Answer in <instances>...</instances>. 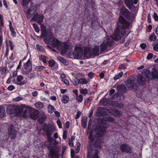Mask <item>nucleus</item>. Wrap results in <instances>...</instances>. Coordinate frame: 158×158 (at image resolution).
Segmentation results:
<instances>
[{
    "label": "nucleus",
    "instance_id": "obj_29",
    "mask_svg": "<svg viewBox=\"0 0 158 158\" xmlns=\"http://www.w3.org/2000/svg\"><path fill=\"white\" fill-rule=\"evenodd\" d=\"M87 120L86 117H83L81 120V123L83 128H85L87 124Z\"/></svg>",
    "mask_w": 158,
    "mask_h": 158
},
{
    "label": "nucleus",
    "instance_id": "obj_36",
    "mask_svg": "<svg viewBox=\"0 0 158 158\" xmlns=\"http://www.w3.org/2000/svg\"><path fill=\"white\" fill-rule=\"evenodd\" d=\"M123 73L122 72H121L120 73H119V74H118L117 75H116L114 77V80H115L118 79H119V78H121L123 76Z\"/></svg>",
    "mask_w": 158,
    "mask_h": 158
},
{
    "label": "nucleus",
    "instance_id": "obj_22",
    "mask_svg": "<svg viewBox=\"0 0 158 158\" xmlns=\"http://www.w3.org/2000/svg\"><path fill=\"white\" fill-rule=\"evenodd\" d=\"M117 88L119 91L124 93L126 91V87L124 84L119 85L117 86Z\"/></svg>",
    "mask_w": 158,
    "mask_h": 158
},
{
    "label": "nucleus",
    "instance_id": "obj_52",
    "mask_svg": "<svg viewBox=\"0 0 158 158\" xmlns=\"http://www.w3.org/2000/svg\"><path fill=\"white\" fill-rule=\"evenodd\" d=\"M153 56V55L151 53H149L148 54V55L147 57V59L148 60H149L152 58Z\"/></svg>",
    "mask_w": 158,
    "mask_h": 158
},
{
    "label": "nucleus",
    "instance_id": "obj_41",
    "mask_svg": "<svg viewBox=\"0 0 158 158\" xmlns=\"http://www.w3.org/2000/svg\"><path fill=\"white\" fill-rule=\"evenodd\" d=\"M36 48L38 50L40 51H43L44 50V49L42 46L39 44H37Z\"/></svg>",
    "mask_w": 158,
    "mask_h": 158
},
{
    "label": "nucleus",
    "instance_id": "obj_23",
    "mask_svg": "<svg viewBox=\"0 0 158 158\" xmlns=\"http://www.w3.org/2000/svg\"><path fill=\"white\" fill-rule=\"evenodd\" d=\"M13 126L12 125H11V127H10L9 128V133H10V135H13V136L12 137H14V136H16V131L12 127H13Z\"/></svg>",
    "mask_w": 158,
    "mask_h": 158
},
{
    "label": "nucleus",
    "instance_id": "obj_25",
    "mask_svg": "<svg viewBox=\"0 0 158 158\" xmlns=\"http://www.w3.org/2000/svg\"><path fill=\"white\" fill-rule=\"evenodd\" d=\"M69 101V97L66 95H64L62 97L61 102L65 104L67 103Z\"/></svg>",
    "mask_w": 158,
    "mask_h": 158
},
{
    "label": "nucleus",
    "instance_id": "obj_27",
    "mask_svg": "<svg viewBox=\"0 0 158 158\" xmlns=\"http://www.w3.org/2000/svg\"><path fill=\"white\" fill-rule=\"evenodd\" d=\"M34 105L36 108L39 110L42 109L44 107L43 104L41 102H36L34 104Z\"/></svg>",
    "mask_w": 158,
    "mask_h": 158
},
{
    "label": "nucleus",
    "instance_id": "obj_61",
    "mask_svg": "<svg viewBox=\"0 0 158 158\" xmlns=\"http://www.w3.org/2000/svg\"><path fill=\"white\" fill-rule=\"evenodd\" d=\"M32 94L33 96L36 97L37 96L38 94V93L37 91H35L33 92Z\"/></svg>",
    "mask_w": 158,
    "mask_h": 158
},
{
    "label": "nucleus",
    "instance_id": "obj_17",
    "mask_svg": "<svg viewBox=\"0 0 158 158\" xmlns=\"http://www.w3.org/2000/svg\"><path fill=\"white\" fill-rule=\"evenodd\" d=\"M59 48L63 52L66 53L68 49V45L66 43H62L60 44Z\"/></svg>",
    "mask_w": 158,
    "mask_h": 158
},
{
    "label": "nucleus",
    "instance_id": "obj_5",
    "mask_svg": "<svg viewBox=\"0 0 158 158\" xmlns=\"http://www.w3.org/2000/svg\"><path fill=\"white\" fill-rule=\"evenodd\" d=\"M109 126V123L108 122H103L100 124L98 127V129H96L95 131L96 135L99 136H101L106 131L105 129L107 128Z\"/></svg>",
    "mask_w": 158,
    "mask_h": 158
},
{
    "label": "nucleus",
    "instance_id": "obj_38",
    "mask_svg": "<svg viewBox=\"0 0 158 158\" xmlns=\"http://www.w3.org/2000/svg\"><path fill=\"white\" fill-rule=\"evenodd\" d=\"M36 69L39 71H41L43 70H44L45 69V67L42 66H39L36 67Z\"/></svg>",
    "mask_w": 158,
    "mask_h": 158
},
{
    "label": "nucleus",
    "instance_id": "obj_43",
    "mask_svg": "<svg viewBox=\"0 0 158 158\" xmlns=\"http://www.w3.org/2000/svg\"><path fill=\"white\" fill-rule=\"evenodd\" d=\"M33 27L35 28V30L36 32H39L40 31V29L37 26V25L35 23L33 24Z\"/></svg>",
    "mask_w": 158,
    "mask_h": 158
},
{
    "label": "nucleus",
    "instance_id": "obj_24",
    "mask_svg": "<svg viewBox=\"0 0 158 158\" xmlns=\"http://www.w3.org/2000/svg\"><path fill=\"white\" fill-rule=\"evenodd\" d=\"M41 31H42L41 35V36L44 38H47L48 36L49 32H47L46 31L45 27H43L41 28Z\"/></svg>",
    "mask_w": 158,
    "mask_h": 158
},
{
    "label": "nucleus",
    "instance_id": "obj_42",
    "mask_svg": "<svg viewBox=\"0 0 158 158\" xmlns=\"http://www.w3.org/2000/svg\"><path fill=\"white\" fill-rule=\"evenodd\" d=\"M156 38V36L154 34H152L150 36V39L151 40L155 41Z\"/></svg>",
    "mask_w": 158,
    "mask_h": 158
},
{
    "label": "nucleus",
    "instance_id": "obj_15",
    "mask_svg": "<svg viewBox=\"0 0 158 158\" xmlns=\"http://www.w3.org/2000/svg\"><path fill=\"white\" fill-rule=\"evenodd\" d=\"M120 149L123 152H126L127 153H129L131 152V149L130 147L127 144L122 145L120 147Z\"/></svg>",
    "mask_w": 158,
    "mask_h": 158
},
{
    "label": "nucleus",
    "instance_id": "obj_57",
    "mask_svg": "<svg viewBox=\"0 0 158 158\" xmlns=\"http://www.w3.org/2000/svg\"><path fill=\"white\" fill-rule=\"evenodd\" d=\"M6 72V67H4L2 69V75L4 74Z\"/></svg>",
    "mask_w": 158,
    "mask_h": 158
},
{
    "label": "nucleus",
    "instance_id": "obj_3",
    "mask_svg": "<svg viewBox=\"0 0 158 158\" xmlns=\"http://www.w3.org/2000/svg\"><path fill=\"white\" fill-rule=\"evenodd\" d=\"M99 50V48L98 46H95L93 49L87 48L85 49L84 55L87 58L92 56H98Z\"/></svg>",
    "mask_w": 158,
    "mask_h": 158
},
{
    "label": "nucleus",
    "instance_id": "obj_45",
    "mask_svg": "<svg viewBox=\"0 0 158 158\" xmlns=\"http://www.w3.org/2000/svg\"><path fill=\"white\" fill-rule=\"evenodd\" d=\"M27 75L28 77L30 79H33L34 78L35 75L33 73H31L30 74L29 73L28 74H27Z\"/></svg>",
    "mask_w": 158,
    "mask_h": 158
},
{
    "label": "nucleus",
    "instance_id": "obj_54",
    "mask_svg": "<svg viewBox=\"0 0 158 158\" xmlns=\"http://www.w3.org/2000/svg\"><path fill=\"white\" fill-rule=\"evenodd\" d=\"M62 80L63 81V82L66 84V85H69V81L65 79L62 78Z\"/></svg>",
    "mask_w": 158,
    "mask_h": 158
},
{
    "label": "nucleus",
    "instance_id": "obj_4",
    "mask_svg": "<svg viewBox=\"0 0 158 158\" xmlns=\"http://www.w3.org/2000/svg\"><path fill=\"white\" fill-rule=\"evenodd\" d=\"M51 138L52 139V140L51 142H48L50 143L49 144L50 147H52L51 148H49V147L48 148L50 149V156L51 157H52L56 155V154L58 152L59 148L58 147L55 146L57 145L58 144V143L56 140L54 139L53 138L51 137Z\"/></svg>",
    "mask_w": 158,
    "mask_h": 158
},
{
    "label": "nucleus",
    "instance_id": "obj_37",
    "mask_svg": "<svg viewBox=\"0 0 158 158\" xmlns=\"http://www.w3.org/2000/svg\"><path fill=\"white\" fill-rule=\"evenodd\" d=\"M77 100L78 102H81L83 101V96L81 94H80L77 98Z\"/></svg>",
    "mask_w": 158,
    "mask_h": 158
},
{
    "label": "nucleus",
    "instance_id": "obj_20",
    "mask_svg": "<svg viewBox=\"0 0 158 158\" xmlns=\"http://www.w3.org/2000/svg\"><path fill=\"white\" fill-rule=\"evenodd\" d=\"M31 108H28L25 109L22 115V117L24 118H28L30 117V114H31Z\"/></svg>",
    "mask_w": 158,
    "mask_h": 158
},
{
    "label": "nucleus",
    "instance_id": "obj_35",
    "mask_svg": "<svg viewBox=\"0 0 158 158\" xmlns=\"http://www.w3.org/2000/svg\"><path fill=\"white\" fill-rule=\"evenodd\" d=\"M75 78L76 79V80L73 79L72 80V81L73 84L77 86L79 84V79L77 78L76 77H75Z\"/></svg>",
    "mask_w": 158,
    "mask_h": 158
},
{
    "label": "nucleus",
    "instance_id": "obj_64",
    "mask_svg": "<svg viewBox=\"0 0 158 158\" xmlns=\"http://www.w3.org/2000/svg\"><path fill=\"white\" fill-rule=\"evenodd\" d=\"M65 126L67 128H68L69 127V121H67L66 122Z\"/></svg>",
    "mask_w": 158,
    "mask_h": 158
},
{
    "label": "nucleus",
    "instance_id": "obj_19",
    "mask_svg": "<svg viewBox=\"0 0 158 158\" xmlns=\"http://www.w3.org/2000/svg\"><path fill=\"white\" fill-rule=\"evenodd\" d=\"M124 2L126 5L129 9H131L133 6H134L133 0H124Z\"/></svg>",
    "mask_w": 158,
    "mask_h": 158
},
{
    "label": "nucleus",
    "instance_id": "obj_49",
    "mask_svg": "<svg viewBox=\"0 0 158 158\" xmlns=\"http://www.w3.org/2000/svg\"><path fill=\"white\" fill-rule=\"evenodd\" d=\"M14 101H19L20 100H21L23 99V98L21 97H17L16 98H15L14 99Z\"/></svg>",
    "mask_w": 158,
    "mask_h": 158
},
{
    "label": "nucleus",
    "instance_id": "obj_60",
    "mask_svg": "<svg viewBox=\"0 0 158 158\" xmlns=\"http://www.w3.org/2000/svg\"><path fill=\"white\" fill-rule=\"evenodd\" d=\"M9 43L10 45V49L11 50H12L13 49L14 46L13 45V43L10 41H9Z\"/></svg>",
    "mask_w": 158,
    "mask_h": 158
},
{
    "label": "nucleus",
    "instance_id": "obj_13",
    "mask_svg": "<svg viewBox=\"0 0 158 158\" xmlns=\"http://www.w3.org/2000/svg\"><path fill=\"white\" fill-rule=\"evenodd\" d=\"M55 38L53 36L52 33L49 32L48 36L47 38H44V41L46 44H52L53 43Z\"/></svg>",
    "mask_w": 158,
    "mask_h": 158
},
{
    "label": "nucleus",
    "instance_id": "obj_26",
    "mask_svg": "<svg viewBox=\"0 0 158 158\" xmlns=\"http://www.w3.org/2000/svg\"><path fill=\"white\" fill-rule=\"evenodd\" d=\"M37 9V7L36 6L33 5V4L32 3L31 5V7L29 9V12L30 14L31 13V12L33 11L34 13L35 12Z\"/></svg>",
    "mask_w": 158,
    "mask_h": 158
},
{
    "label": "nucleus",
    "instance_id": "obj_16",
    "mask_svg": "<svg viewBox=\"0 0 158 158\" xmlns=\"http://www.w3.org/2000/svg\"><path fill=\"white\" fill-rule=\"evenodd\" d=\"M31 114L30 117L33 119H35L37 118L39 114V112L38 110L33 109L31 108Z\"/></svg>",
    "mask_w": 158,
    "mask_h": 158
},
{
    "label": "nucleus",
    "instance_id": "obj_59",
    "mask_svg": "<svg viewBox=\"0 0 158 158\" xmlns=\"http://www.w3.org/2000/svg\"><path fill=\"white\" fill-rule=\"evenodd\" d=\"M93 73L92 72L89 73L88 74V76L89 79L92 78Z\"/></svg>",
    "mask_w": 158,
    "mask_h": 158
},
{
    "label": "nucleus",
    "instance_id": "obj_30",
    "mask_svg": "<svg viewBox=\"0 0 158 158\" xmlns=\"http://www.w3.org/2000/svg\"><path fill=\"white\" fill-rule=\"evenodd\" d=\"M79 83L81 84H87L89 81L86 80L85 79L81 78L80 79H79Z\"/></svg>",
    "mask_w": 158,
    "mask_h": 158
},
{
    "label": "nucleus",
    "instance_id": "obj_21",
    "mask_svg": "<svg viewBox=\"0 0 158 158\" xmlns=\"http://www.w3.org/2000/svg\"><path fill=\"white\" fill-rule=\"evenodd\" d=\"M112 105L113 106L118 107L120 108H123V104L120 102L114 101L112 102Z\"/></svg>",
    "mask_w": 158,
    "mask_h": 158
},
{
    "label": "nucleus",
    "instance_id": "obj_46",
    "mask_svg": "<svg viewBox=\"0 0 158 158\" xmlns=\"http://www.w3.org/2000/svg\"><path fill=\"white\" fill-rule=\"evenodd\" d=\"M76 150H77L78 151H79L80 147H81V144L80 143L78 142L77 143L76 145Z\"/></svg>",
    "mask_w": 158,
    "mask_h": 158
},
{
    "label": "nucleus",
    "instance_id": "obj_62",
    "mask_svg": "<svg viewBox=\"0 0 158 158\" xmlns=\"http://www.w3.org/2000/svg\"><path fill=\"white\" fill-rule=\"evenodd\" d=\"M67 133L65 131L63 134V138L64 139H65L67 138Z\"/></svg>",
    "mask_w": 158,
    "mask_h": 158
},
{
    "label": "nucleus",
    "instance_id": "obj_39",
    "mask_svg": "<svg viewBox=\"0 0 158 158\" xmlns=\"http://www.w3.org/2000/svg\"><path fill=\"white\" fill-rule=\"evenodd\" d=\"M80 93L84 94H86L88 93V90L86 89H81L80 90Z\"/></svg>",
    "mask_w": 158,
    "mask_h": 158
},
{
    "label": "nucleus",
    "instance_id": "obj_51",
    "mask_svg": "<svg viewBox=\"0 0 158 158\" xmlns=\"http://www.w3.org/2000/svg\"><path fill=\"white\" fill-rule=\"evenodd\" d=\"M57 124L59 128H61L62 125L60 119L58 120L57 121Z\"/></svg>",
    "mask_w": 158,
    "mask_h": 158
},
{
    "label": "nucleus",
    "instance_id": "obj_50",
    "mask_svg": "<svg viewBox=\"0 0 158 158\" xmlns=\"http://www.w3.org/2000/svg\"><path fill=\"white\" fill-rule=\"evenodd\" d=\"M81 112L79 111H78L77 114L76 115V116L75 117V118L76 119H77V118H78L81 115Z\"/></svg>",
    "mask_w": 158,
    "mask_h": 158
},
{
    "label": "nucleus",
    "instance_id": "obj_11",
    "mask_svg": "<svg viewBox=\"0 0 158 158\" xmlns=\"http://www.w3.org/2000/svg\"><path fill=\"white\" fill-rule=\"evenodd\" d=\"M127 85L131 90H135L137 89V84L133 80L131 79L127 80Z\"/></svg>",
    "mask_w": 158,
    "mask_h": 158
},
{
    "label": "nucleus",
    "instance_id": "obj_48",
    "mask_svg": "<svg viewBox=\"0 0 158 158\" xmlns=\"http://www.w3.org/2000/svg\"><path fill=\"white\" fill-rule=\"evenodd\" d=\"M115 114H116V116L118 117L122 115V113L121 111L117 110L116 111Z\"/></svg>",
    "mask_w": 158,
    "mask_h": 158
},
{
    "label": "nucleus",
    "instance_id": "obj_44",
    "mask_svg": "<svg viewBox=\"0 0 158 158\" xmlns=\"http://www.w3.org/2000/svg\"><path fill=\"white\" fill-rule=\"evenodd\" d=\"M114 120V118L112 117H108L106 118V121L113 122Z\"/></svg>",
    "mask_w": 158,
    "mask_h": 158
},
{
    "label": "nucleus",
    "instance_id": "obj_55",
    "mask_svg": "<svg viewBox=\"0 0 158 158\" xmlns=\"http://www.w3.org/2000/svg\"><path fill=\"white\" fill-rule=\"evenodd\" d=\"M154 49L156 51H158V44L154 45L153 46Z\"/></svg>",
    "mask_w": 158,
    "mask_h": 158
},
{
    "label": "nucleus",
    "instance_id": "obj_6",
    "mask_svg": "<svg viewBox=\"0 0 158 158\" xmlns=\"http://www.w3.org/2000/svg\"><path fill=\"white\" fill-rule=\"evenodd\" d=\"M43 130L46 133L48 142H51L52 140L51 135L52 134L53 131L52 127L49 125L44 123L43 126Z\"/></svg>",
    "mask_w": 158,
    "mask_h": 158
},
{
    "label": "nucleus",
    "instance_id": "obj_63",
    "mask_svg": "<svg viewBox=\"0 0 158 158\" xmlns=\"http://www.w3.org/2000/svg\"><path fill=\"white\" fill-rule=\"evenodd\" d=\"M115 92V90L114 89H111L109 95H111L112 94H113Z\"/></svg>",
    "mask_w": 158,
    "mask_h": 158
},
{
    "label": "nucleus",
    "instance_id": "obj_7",
    "mask_svg": "<svg viewBox=\"0 0 158 158\" xmlns=\"http://www.w3.org/2000/svg\"><path fill=\"white\" fill-rule=\"evenodd\" d=\"M32 70V66L30 60H29L24 65L22 73L26 75L31 73Z\"/></svg>",
    "mask_w": 158,
    "mask_h": 158
},
{
    "label": "nucleus",
    "instance_id": "obj_9",
    "mask_svg": "<svg viewBox=\"0 0 158 158\" xmlns=\"http://www.w3.org/2000/svg\"><path fill=\"white\" fill-rule=\"evenodd\" d=\"M88 152L87 156L88 158H99L97 154V150L92 148L91 147H89L88 148Z\"/></svg>",
    "mask_w": 158,
    "mask_h": 158
},
{
    "label": "nucleus",
    "instance_id": "obj_33",
    "mask_svg": "<svg viewBox=\"0 0 158 158\" xmlns=\"http://www.w3.org/2000/svg\"><path fill=\"white\" fill-rule=\"evenodd\" d=\"M14 109L16 110V112L18 113H21L22 111V108L19 106H16L14 107Z\"/></svg>",
    "mask_w": 158,
    "mask_h": 158
},
{
    "label": "nucleus",
    "instance_id": "obj_18",
    "mask_svg": "<svg viewBox=\"0 0 158 158\" xmlns=\"http://www.w3.org/2000/svg\"><path fill=\"white\" fill-rule=\"evenodd\" d=\"M23 79V77L22 75L18 76L17 78V80L18 83H17V84L19 85H21L26 83V81H23L21 82V81Z\"/></svg>",
    "mask_w": 158,
    "mask_h": 158
},
{
    "label": "nucleus",
    "instance_id": "obj_47",
    "mask_svg": "<svg viewBox=\"0 0 158 158\" xmlns=\"http://www.w3.org/2000/svg\"><path fill=\"white\" fill-rule=\"evenodd\" d=\"M153 16L155 21H158V16L157 15L156 13H154Z\"/></svg>",
    "mask_w": 158,
    "mask_h": 158
},
{
    "label": "nucleus",
    "instance_id": "obj_32",
    "mask_svg": "<svg viewBox=\"0 0 158 158\" xmlns=\"http://www.w3.org/2000/svg\"><path fill=\"white\" fill-rule=\"evenodd\" d=\"M5 114V109L2 108H0V117H3Z\"/></svg>",
    "mask_w": 158,
    "mask_h": 158
},
{
    "label": "nucleus",
    "instance_id": "obj_58",
    "mask_svg": "<svg viewBox=\"0 0 158 158\" xmlns=\"http://www.w3.org/2000/svg\"><path fill=\"white\" fill-rule=\"evenodd\" d=\"M10 28L11 33L14 35V33H15V32L14 28L12 26H10Z\"/></svg>",
    "mask_w": 158,
    "mask_h": 158
},
{
    "label": "nucleus",
    "instance_id": "obj_2",
    "mask_svg": "<svg viewBox=\"0 0 158 158\" xmlns=\"http://www.w3.org/2000/svg\"><path fill=\"white\" fill-rule=\"evenodd\" d=\"M142 75L139 74L137 76L136 81L140 85H144L150 79H157L158 80V70L155 68L152 70V74L148 70H143Z\"/></svg>",
    "mask_w": 158,
    "mask_h": 158
},
{
    "label": "nucleus",
    "instance_id": "obj_31",
    "mask_svg": "<svg viewBox=\"0 0 158 158\" xmlns=\"http://www.w3.org/2000/svg\"><path fill=\"white\" fill-rule=\"evenodd\" d=\"M48 112L50 114L52 113L55 110V108L54 106L50 105L48 107Z\"/></svg>",
    "mask_w": 158,
    "mask_h": 158
},
{
    "label": "nucleus",
    "instance_id": "obj_1",
    "mask_svg": "<svg viewBox=\"0 0 158 158\" xmlns=\"http://www.w3.org/2000/svg\"><path fill=\"white\" fill-rule=\"evenodd\" d=\"M118 25V27L115 31L114 36L108 37L106 40H105L100 45V51L101 53H103L105 51H106L108 47L112 45L114 42L113 40L118 41L125 35L126 29L128 28V27L130 25V23L123 17L121 16L119 18Z\"/></svg>",
    "mask_w": 158,
    "mask_h": 158
},
{
    "label": "nucleus",
    "instance_id": "obj_40",
    "mask_svg": "<svg viewBox=\"0 0 158 158\" xmlns=\"http://www.w3.org/2000/svg\"><path fill=\"white\" fill-rule=\"evenodd\" d=\"M49 66L51 67H53L55 64V62L54 60H50L48 62Z\"/></svg>",
    "mask_w": 158,
    "mask_h": 158
},
{
    "label": "nucleus",
    "instance_id": "obj_10",
    "mask_svg": "<svg viewBox=\"0 0 158 158\" xmlns=\"http://www.w3.org/2000/svg\"><path fill=\"white\" fill-rule=\"evenodd\" d=\"M83 54V50L80 48H75L74 51L73 55L75 59L80 58L81 57Z\"/></svg>",
    "mask_w": 158,
    "mask_h": 158
},
{
    "label": "nucleus",
    "instance_id": "obj_56",
    "mask_svg": "<svg viewBox=\"0 0 158 158\" xmlns=\"http://www.w3.org/2000/svg\"><path fill=\"white\" fill-rule=\"evenodd\" d=\"M140 47L142 49H144L146 47V44L143 43L140 45Z\"/></svg>",
    "mask_w": 158,
    "mask_h": 158
},
{
    "label": "nucleus",
    "instance_id": "obj_28",
    "mask_svg": "<svg viewBox=\"0 0 158 158\" xmlns=\"http://www.w3.org/2000/svg\"><path fill=\"white\" fill-rule=\"evenodd\" d=\"M60 44V42L58 40L55 39L53 43L52 44L53 45L54 47H58V48H59Z\"/></svg>",
    "mask_w": 158,
    "mask_h": 158
},
{
    "label": "nucleus",
    "instance_id": "obj_8",
    "mask_svg": "<svg viewBox=\"0 0 158 158\" xmlns=\"http://www.w3.org/2000/svg\"><path fill=\"white\" fill-rule=\"evenodd\" d=\"M89 139H91L92 141L95 140V141L94 144V146L95 148H101L102 143L101 142V139L99 137L95 138V136L94 135H90Z\"/></svg>",
    "mask_w": 158,
    "mask_h": 158
},
{
    "label": "nucleus",
    "instance_id": "obj_12",
    "mask_svg": "<svg viewBox=\"0 0 158 158\" xmlns=\"http://www.w3.org/2000/svg\"><path fill=\"white\" fill-rule=\"evenodd\" d=\"M44 18V16L43 15H40L37 13L31 19L30 21L31 22H32L33 20H35V21H36L39 24H41L43 22Z\"/></svg>",
    "mask_w": 158,
    "mask_h": 158
},
{
    "label": "nucleus",
    "instance_id": "obj_34",
    "mask_svg": "<svg viewBox=\"0 0 158 158\" xmlns=\"http://www.w3.org/2000/svg\"><path fill=\"white\" fill-rule=\"evenodd\" d=\"M58 59L61 62L66 64L67 61L63 57L60 56L58 57Z\"/></svg>",
    "mask_w": 158,
    "mask_h": 158
},
{
    "label": "nucleus",
    "instance_id": "obj_14",
    "mask_svg": "<svg viewBox=\"0 0 158 158\" xmlns=\"http://www.w3.org/2000/svg\"><path fill=\"white\" fill-rule=\"evenodd\" d=\"M120 13L123 15L125 18L129 19L130 18L131 13L125 7H123L121 9Z\"/></svg>",
    "mask_w": 158,
    "mask_h": 158
},
{
    "label": "nucleus",
    "instance_id": "obj_53",
    "mask_svg": "<svg viewBox=\"0 0 158 158\" xmlns=\"http://www.w3.org/2000/svg\"><path fill=\"white\" fill-rule=\"evenodd\" d=\"M15 88V86L13 85H10L8 87V89L9 90H13Z\"/></svg>",
    "mask_w": 158,
    "mask_h": 158
}]
</instances>
